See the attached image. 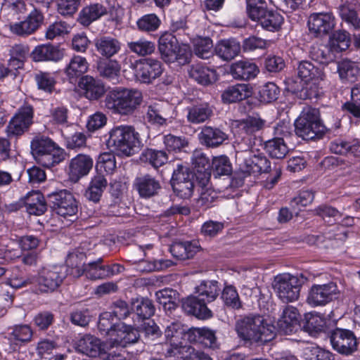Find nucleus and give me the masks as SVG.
I'll list each match as a JSON object with an SVG mask.
<instances>
[{"mask_svg":"<svg viewBox=\"0 0 360 360\" xmlns=\"http://www.w3.org/2000/svg\"><path fill=\"white\" fill-rule=\"evenodd\" d=\"M85 259L86 255L84 252H70L65 259V265H64L67 269V276L79 278L84 275L86 269Z\"/></svg>","mask_w":360,"mask_h":360,"instance_id":"44","label":"nucleus"},{"mask_svg":"<svg viewBox=\"0 0 360 360\" xmlns=\"http://www.w3.org/2000/svg\"><path fill=\"white\" fill-rule=\"evenodd\" d=\"M162 62L156 58L146 57L135 62L136 77L141 83L150 84L164 72Z\"/></svg>","mask_w":360,"mask_h":360,"instance_id":"12","label":"nucleus"},{"mask_svg":"<svg viewBox=\"0 0 360 360\" xmlns=\"http://www.w3.org/2000/svg\"><path fill=\"white\" fill-rule=\"evenodd\" d=\"M297 75L302 83H309L310 81H323L326 75L323 68L315 65L309 60H301L297 67Z\"/></svg>","mask_w":360,"mask_h":360,"instance_id":"34","label":"nucleus"},{"mask_svg":"<svg viewBox=\"0 0 360 360\" xmlns=\"http://www.w3.org/2000/svg\"><path fill=\"white\" fill-rule=\"evenodd\" d=\"M213 115V108L207 102L194 104L187 108L186 118L192 124H200L210 120Z\"/></svg>","mask_w":360,"mask_h":360,"instance_id":"40","label":"nucleus"},{"mask_svg":"<svg viewBox=\"0 0 360 360\" xmlns=\"http://www.w3.org/2000/svg\"><path fill=\"white\" fill-rule=\"evenodd\" d=\"M335 25V17L332 13H311L307 21L309 31L315 37H321L329 34Z\"/></svg>","mask_w":360,"mask_h":360,"instance_id":"20","label":"nucleus"},{"mask_svg":"<svg viewBox=\"0 0 360 360\" xmlns=\"http://www.w3.org/2000/svg\"><path fill=\"white\" fill-rule=\"evenodd\" d=\"M120 322L117 321L112 314L110 311H105L100 314L98 321V330L101 335L108 336V341L116 333L118 325Z\"/></svg>","mask_w":360,"mask_h":360,"instance_id":"51","label":"nucleus"},{"mask_svg":"<svg viewBox=\"0 0 360 360\" xmlns=\"http://www.w3.org/2000/svg\"><path fill=\"white\" fill-rule=\"evenodd\" d=\"M198 139L201 145L214 148L227 141L229 135L219 127L205 125L198 134Z\"/></svg>","mask_w":360,"mask_h":360,"instance_id":"29","label":"nucleus"},{"mask_svg":"<svg viewBox=\"0 0 360 360\" xmlns=\"http://www.w3.org/2000/svg\"><path fill=\"white\" fill-rule=\"evenodd\" d=\"M97 70L101 77L107 79H117L120 74V65L115 60L101 58L97 62Z\"/></svg>","mask_w":360,"mask_h":360,"instance_id":"55","label":"nucleus"},{"mask_svg":"<svg viewBox=\"0 0 360 360\" xmlns=\"http://www.w3.org/2000/svg\"><path fill=\"white\" fill-rule=\"evenodd\" d=\"M216 330L209 327H191L188 334V343L204 348L217 349L219 344Z\"/></svg>","mask_w":360,"mask_h":360,"instance_id":"21","label":"nucleus"},{"mask_svg":"<svg viewBox=\"0 0 360 360\" xmlns=\"http://www.w3.org/2000/svg\"><path fill=\"white\" fill-rule=\"evenodd\" d=\"M220 291V283L217 281L204 280L195 287V292L208 304L217 298Z\"/></svg>","mask_w":360,"mask_h":360,"instance_id":"47","label":"nucleus"},{"mask_svg":"<svg viewBox=\"0 0 360 360\" xmlns=\"http://www.w3.org/2000/svg\"><path fill=\"white\" fill-rule=\"evenodd\" d=\"M7 335L8 347L5 350L8 353L20 350L21 347L32 341L34 335L33 330L29 324H15L9 328Z\"/></svg>","mask_w":360,"mask_h":360,"instance_id":"17","label":"nucleus"},{"mask_svg":"<svg viewBox=\"0 0 360 360\" xmlns=\"http://www.w3.org/2000/svg\"><path fill=\"white\" fill-rule=\"evenodd\" d=\"M168 155L163 150L152 148H144L139 155L141 163L147 164L154 169H158L168 162Z\"/></svg>","mask_w":360,"mask_h":360,"instance_id":"45","label":"nucleus"},{"mask_svg":"<svg viewBox=\"0 0 360 360\" xmlns=\"http://www.w3.org/2000/svg\"><path fill=\"white\" fill-rule=\"evenodd\" d=\"M107 186L108 181L103 175L95 174L85 191V198L94 203L98 202Z\"/></svg>","mask_w":360,"mask_h":360,"instance_id":"46","label":"nucleus"},{"mask_svg":"<svg viewBox=\"0 0 360 360\" xmlns=\"http://www.w3.org/2000/svg\"><path fill=\"white\" fill-rule=\"evenodd\" d=\"M281 93L280 88L274 82H267L260 87L259 98L260 102L271 103L276 101Z\"/></svg>","mask_w":360,"mask_h":360,"instance_id":"64","label":"nucleus"},{"mask_svg":"<svg viewBox=\"0 0 360 360\" xmlns=\"http://www.w3.org/2000/svg\"><path fill=\"white\" fill-rule=\"evenodd\" d=\"M134 186L140 197L145 199L156 195L161 189L160 181L149 174L137 176Z\"/></svg>","mask_w":360,"mask_h":360,"instance_id":"31","label":"nucleus"},{"mask_svg":"<svg viewBox=\"0 0 360 360\" xmlns=\"http://www.w3.org/2000/svg\"><path fill=\"white\" fill-rule=\"evenodd\" d=\"M162 142L169 153H180L188 146V142L185 136H177L172 134L163 136Z\"/></svg>","mask_w":360,"mask_h":360,"instance_id":"60","label":"nucleus"},{"mask_svg":"<svg viewBox=\"0 0 360 360\" xmlns=\"http://www.w3.org/2000/svg\"><path fill=\"white\" fill-rule=\"evenodd\" d=\"M294 126L297 136L305 141H316L338 129L341 127V120L330 114L326 123H323L319 110L307 106L303 108L295 120Z\"/></svg>","mask_w":360,"mask_h":360,"instance_id":"1","label":"nucleus"},{"mask_svg":"<svg viewBox=\"0 0 360 360\" xmlns=\"http://www.w3.org/2000/svg\"><path fill=\"white\" fill-rule=\"evenodd\" d=\"M34 81L38 89L46 94H52L55 90L56 79L51 72L39 71L35 74Z\"/></svg>","mask_w":360,"mask_h":360,"instance_id":"59","label":"nucleus"},{"mask_svg":"<svg viewBox=\"0 0 360 360\" xmlns=\"http://www.w3.org/2000/svg\"><path fill=\"white\" fill-rule=\"evenodd\" d=\"M237 333L245 344L250 345H264L276 335L275 326L258 314L244 317L237 324Z\"/></svg>","mask_w":360,"mask_h":360,"instance_id":"2","label":"nucleus"},{"mask_svg":"<svg viewBox=\"0 0 360 360\" xmlns=\"http://www.w3.org/2000/svg\"><path fill=\"white\" fill-rule=\"evenodd\" d=\"M327 320L317 313H306L302 319L301 330L308 333L311 336H317L324 333L327 336L328 331L331 330Z\"/></svg>","mask_w":360,"mask_h":360,"instance_id":"26","label":"nucleus"},{"mask_svg":"<svg viewBox=\"0 0 360 360\" xmlns=\"http://www.w3.org/2000/svg\"><path fill=\"white\" fill-rule=\"evenodd\" d=\"M190 76L198 84L207 86L217 80V72L202 64L192 65Z\"/></svg>","mask_w":360,"mask_h":360,"instance_id":"49","label":"nucleus"},{"mask_svg":"<svg viewBox=\"0 0 360 360\" xmlns=\"http://www.w3.org/2000/svg\"><path fill=\"white\" fill-rule=\"evenodd\" d=\"M337 72L342 83L352 84L357 81L360 74V68L356 62L343 59L338 63Z\"/></svg>","mask_w":360,"mask_h":360,"instance_id":"41","label":"nucleus"},{"mask_svg":"<svg viewBox=\"0 0 360 360\" xmlns=\"http://www.w3.org/2000/svg\"><path fill=\"white\" fill-rule=\"evenodd\" d=\"M311 58L322 64H328L337 58L336 56L327 44H316L311 46L309 51Z\"/></svg>","mask_w":360,"mask_h":360,"instance_id":"54","label":"nucleus"},{"mask_svg":"<svg viewBox=\"0 0 360 360\" xmlns=\"http://www.w3.org/2000/svg\"><path fill=\"white\" fill-rule=\"evenodd\" d=\"M89 64L84 57L74 56L65 68V74L70 83H75L78 78L83 77L87 71Z\"/></svg>","mask_w":360,"mask_h":360,"instance_id":"48","label":"nucleus"},{"mask_svg":"<svg viewBox=\"0 0 360 360\" xmlns=\"http://www.w3.org/2000/svg\"><path fill=\"white\" fill-rule=\"evenodd\" d=\"M212 174L215 178L229 176L232 172L231 163L226 155L214 158L212 161Z\"/></svg>","mask_w":360,"mask_h":360,"instance_id":"61","label":"nucleus"},{"mask_svg":"<svg viewBox=\"0 0 360 360\" xmlns=\"http://www.w3.org/2000/svg\"><path fill=\"white\" fill-rule=\"evenodd\" d=\"M96 174H112L116 168V160L113 154L109 153H103L101 154L97 159L96 163Z\"/></svg>","mask_w":360,"mask_h":360,"instance_id":"57","label":"nucleus"},{"mask_svg":"<svg viewBox=\"0 0 360 360\" xmlns=\"http://www.w3.org/2000/svg\"><path fill=\"white\" fill-rule=\"evenodd\" d=\"M302 316L298 309L287 306L277 321V328L280 333L290 335L301 330Z\"/></svg>","mask_w":360,"mask_h":360,"instance_id":"24","label":"nucleus"},{"mask_svg":"<svg viewBox=\"0 0 360 360\" xmlns=\"http://www.w3.org/2000/svg\"><path fill=\"white\" fill-rule=\"evenodd\" d=\"M241 46L236 39L219 41L214 47L215 54L224 61H229L239 55Z\"/></svg>","mask_w":360,"mask_h":360,"instance_id":"39","label":"nucleus"},{"mask_svg":"<svg viewBox=\"0 0 360 360\" xmlns=\"http://www.w3.org/2000/svg\"><path fill=\"white\" fill-rule=\"evenodd\" d=\"M23 204L29 214L36 216L44 214L49 206L47 198L39 191L29 192L24 198Z\"/></svg>","mask_w":360,"mask_h":360,"instance_id":"35","label":"nucleus"},{"mask_svg":"<svg viewBox=\"0 0 360 360\" xmlns=\"http://www.w3.org/2000/svg\"><path fill=\"white\" fill-rule=\"evenodd\" d=\"M47 203L53 212L64 218L74 217L78 212L77 201L66 189L47 194Z\"/></svg>","mask_w":360,"mask_h":360,"instance_id":"9","label":"nucleus"},{"mask_svg":"<svg viewBox=\"0 0 360 360\" xmlns=\"http://www.w3.org/2000/svg\"><path fill=\"white\" fill-rule=\"evenodd\" d=\"M34 109L32 104L25 102L18 109L7 126L8 136H19L27 131L34 123Z\"/></svg>","mask_w":360,"mask_h":360,"instance_id":"11","label":"nucleus"},{"mask_svg":"<svg viewBox=\"0 0 360 360\" xmlns=\"http://www.w3.org/2000/svg\"><path fill=\"white\" fill-rule=\"evenodd\" d=\"M107 148L118 155L131 156L137 153L142 146L139 134L129 125L114 127L105 136Z\"/></svg>","mask_w":360,"mask_h":360,"instance_id":"3","label":"nucleus"},{"mask_svg":"<svg viewBox=\"0 0 360 360\" xmlns=\"http://www.w3.org/2000/svg\"><path fill=\"white\" fill-rule=\"evenodd\" d=\"M264 149L272 158L276 159L283 158L288 151L283 137L279 136L266 141Z\"/></svg>","mask_w":360,"mask_h":360,"instance_id":"56","label":"nucleus"},{"mask_svg":"<svg viewBox=\"0 0 360 360\" xmlns=\"http://www.w3.org/2000/svg\"><path fill=\"white\" fill-rule=\"evenodd\" d=\"M141 93L135 89L115 87L105 97V107L112 114L131 115L142 102Z\"/></svg>","mask_w":360,"mask_h":360,"instance_id":"6","label":"nucleus"},{"mask_svg":"<svg viewBox=\"0 0 360 360\" xmlns=\"http://www.w3.org/2000/svg\"><path fill=\"white\" fill-rule=\"evenodd\" d=\"M34 276L27 274L19 267L16 266L13 269L10 277L6 282L7 285H9L13 289H20L27 287L34 282Z\"/></svg>","mask_w":360,"mask_h":360,"instance_id":"52","label":"nucleus"},{"mask_svg":"<svg viewBox=\"0 0 360 360\" xmlns=\"http://www.w3.org/2000/svg\"><path fill=\"white\" fill-rule=\"evenodd\" d=\"M112 338H110V345L112 347H127L140 340V331L131 325L120 323Z\"/></svg>","mask_w":360,"mask_h":360,"instance_id":"25","label":"nucleus"},{"mask_svg":"<svg viewBox=\"0 0 360 360\" xmlns=\"http://www.w3.org/2000/svg\"><path fill=\"white\" fill-rule=\"evenodd\" d=\"M63 49L49 43L37 45L30 53L31 58L35 62H58L63 58Z\"/></svg>","mask_w":360,"mask_h":360,"instance_id":"33","label":"nucleus"},{"mask_svg":"<svg viewBox=\"0 0 360 360\" xmlns=\"http://www.w3.org/2000/svg\"><path fill=\"white\" fill-rule=\"evenodd\" d=\"M252 88L249 84H236L229 86L221 94L224 103H233L247 99L252 96Z\"/></svg>","mask_w":360,"mask_h":360,"instance_id":"37","label":"nucleus"},{"mask_svg":"<svg viewBox=\"0 0 360 360\" xmlns=\"http://www.w3.org/2000/svg\"><path fill=\"white\" fill-rule=\"evenodd\" d=\"M107 13V8L103 5L98 3L91 4L80 11L77 20L83 26L87 27Z\"/></svg>","mask_w":360,"mask_h":360,"instance_id":"43","label":"nucleus"},{"mask_svg":"<svg viewBox=\"0 0 360 360\" xmlns=\"http://www.w3.org/2000/svg\"><path fill=\"white\" fill-rule=\"evenodd\" d=\"M131 311L134 322H143L149 320L155 314V307L153 300L140 297L131 300Z\"/></svg>","mask_w":360,"mask_h":360,"instance_id":"32","label":"nucleus"},{"mask_svg":"<svg viewBox=\"0 0 360 360\" xmlns=\"http://www.w3.org/2000/svg\"><path fill=\"white\" fill-rule=\"evenodd\" d=\"M30 149L35 161L46 168L60 164L66 157L65 150L44 134H39L32 138Z\"/></svg>","mask_w":360,"mask_h":360,"instance_id":"4","label":"nucleus"},{"mask_svg":"<svg viewBox=\"0 0 360 360\" xmlns=\"http://www.w3.org/2000/svg\"><path fill=\"white\" fill-rule=\"evenodd\" d=\"M221 299L224 305L228 309L238 310L243 307L238 290L233 285H224L221 290Z\"/></svg>","mask_w":360,"mask_h":360,"instance_id":"53","label":"nucleus"},{"mask_svg":"<svg viewBox=\"0 0 360 360\" xmlns=\"http://www.w3.org/2000/svg\"><path fill=\"white\" fill-rule=\"evenodd\" d=\"M240 168L248 175L257 176L271 171V162L262 153L254 154L244 159Z\"/></svg>","mask_w":360,"mask_h":360,"instance_id":"28","label":"nucleus"},{"mask_svg":"<svg viewBox=\"0 0 360 360\" xmlns=\"http://www.w3.org/2000/svg\"><path fill=\"white\" fill-rule=\"evenodd\" d=\"M246 9L248 17L266 31L278 32L284 23L283 16L269 8L265 0H248Z\"/></svg>","mask_w":360,"mask_h":360,"instance_id":"7","label":"nucleus"},{"mask_svg":"<svg viewBox=\"0 0 360 360\" xmlns=\"http://www.w3.org/2000/svg\"><path fill=\"white\" fill-rule=\"evenodd\" d=\"M75 348L79 353L89 357H99L103 360H115V356L107 354L105 344L98 338L86 334L75 342Z\"/></svg>","mask_w":360,"mask_h":360,"instance_id":"14","label":"nucleus"},{"mask_svg":"<svg viewBox=\"0 0 360 360\" xmlns=\"http://www.w3.org/2000/svg\"><path fill=\"white\" fill-rule=\"evenodd\" d=\"M276 287L278 297L283 302L288 303L299 298L302 283L297 277L288 276L281 278Z\"/></svg>","mask_w":360,"mask_h":360,"instance_id":"22","label":"nucleus"},{"mask_svg":"<svg viewBox=\"0 0 360 360\" xmlns=\"http://www.w3.org/2000/svg\"><path fill=\"white\" fill-rule=\"evenodd\" d=\"M195 177L189 172V169L178 165L174 170L170 181L174 194L182 199H189L194 191Z\"/></svg>","mask_w":360,"mask_h":360,"instance_id":"10","label":"nucleus"},{"mask_svg":"<svg viewBox=\"0 0 360 360\" xmlns=\"http://www.w3.org/2000/svg\"><path fill=\"white\" fill-rule=\"evenodd\" d=\"M190 328L180 321H173L167 326L165 335L172 348L176 350V354L183 353L182 347H188V334Z\"/></svg>","mask_w":360,"mask_h":360,"instance_id":"18","label":"nucleus"},{"mask_svg":"<svg viewBox=\"0 0 360 360\" xmlns=\"http://www.w3.org/2000/svg\"><path fill=\"white\" fill-rule=\"evenodd\" d=\"M161 20L155 13L145 14L136 21L137 28L141 32L156 31L160 26Z\"/></svg>","mask_w":360,"mask_h":360,"instance_id":"62","label":"nucleus"},{"mask_svg":"<svg viewBox=\"0 0 360 360\" xmlns=\"http://www.w3.org/2000/svg\"><path fill=\"white\" fill-rule=\"evenodd\" d=\"M193 46L194 53L202 59H208L215 53L213 41L208 37L198 38L195 41Z\"/></svg>","mask_w":360,"mask_h":360,"instance_id":"58","label":"nucleus"},{"mask_svg":"<svg viewBox=\"0 0 360 360\" xmlns=\"http://www.w3.org/2000/svg\"><path fill=\"white\" fill-rule=\"evenodd\" d=\"M207 303L199 296L188 297L182 303L184 310L198 319L205 320L213 316L212 311L207 307Z\"/></svg>","mask_w":360,"mask_h":360,"instance_id":"30","label":"nucleus"},{"mask_svg":"<svg viewBox=\"0 0 360 360\" xmlns=\"http://www.w3.org/2000/svg\"><path fill=\"white\" fill-rule=\"evenodd\" d=\"M97 52L106 59L117 54L121 49V43L110 36H101L94 40Z\"/></svg>","mask_w":360,"mask_h":360,"instance_id":"42","label":"nucleus"},{"mask_svg":"<svg viewBox=\"0 0 360 360\" xmlns=\"http://www.w3.org/2000/svg\"><path fill=\"white\" fill-rule=\"evenodd\" d=\"M340 291L337 284L328 282L324 284H313L307 298L312 307L325 306L338 299Z\"/></svg>","mask_w":360,"mask_h":360,"instance_id":"15","label":"nucleus"},{"mask_svg":"<svg viewBox=\"0 0 360 360\" xmlns=\"http://www.w3.org/2000/svg\"><path fill=\"white\" fill-rule=\"evenodd\" d=\"M172 32H163L158 39V51L162 59L167 63H176L185 65L191 63L193 52L189 44L183 42Z\"/></svg>","mask_w":360,"mask_h":360,"instance_id":"5","label":"nucleus"},{"mask_svg":"<svg viewBox=\"0 0 360 360\" xmlns=\"http://www.w3.org/2000/svg\"><path fill=\"white\" fill-rule=\"evenodd\" d=\"M94 165L93 158L84 153H79L70 160L66 172L69 179L74 183L78 182L82 178L87 176Z\"/></svg>","mask_w":360,"mask_h":360,"instance_id":"19","label":"nucleus"},{"mask_svg":"<svg viewBox=\"0 0 360 360\" xmlns=\"http://www.w3.org/2000/svg\"><path fill=\"white\" fill-rule=\"evenodd\" d=\"M67 277V269L63 265H52L42 268L39 273L37 282L40 291L47 292L54 291Z\"/></svg>","mask_w":360,"mask_h":360,"instance_id":"13","label":"nucleus"},{"mask_svg":"<svg viewBox=\"0 0 360 360\" xmlns=\"http://www.w3.org/2000/svg\"><path fill=\"white\" fill-rule=\"evenodd\" d=\"M328 44L338 58V54L346 51L350 46V34L345 30L335 31L330 36Z\"/></svg>","mask_w":360,"mask_h":360,"instance_id":"50","label":"nucleus"},{"mask_svg":"<svg viewBox=\"0 0 360 360\" xmlns=\"http://www.w3.org/2000/svg\"><path fill=\"white\" fill-rule=\"evenodd\" d=\"M192 175L202 185H206L212 175V165L210 158L202 151L195 150L192 155Z\"/></svg>","mask_w":360,"mask_h":360,"instance_id":"23","label":"nucleus"},{"mask_svg":"<svg viewBox=\"0 0 360 360\" xmlns=\"http://www.w3.org/2000/svg\"><path fill=\"white\" fill-rule=\"evenodd\" d=\"M44 20L43 12L37 8H34L24 20L11 25V31L19 37H28L41 27Z\"/></svg>","mask_w":360,"mask_h":360,"instance_id":"16","label":"nucleus"},{"mask_svg":"<svg viewBox=\"0 0 360 360\" xmlns=\"http://www.w3.org/2000/svg\"><path fill=\"white\" fill-rule=\"evenodd\" d=\"M230 72L234 79L248 81L257 77L259 69L255 63L249 60H239L231 65Z\"/></svg>","mask_w":360,"mask_h":360,"instance_id":"36","label":"nucleus"},{"mask_svg":"<svg viewBox=\"0 0 360 360\" xmlns=\"http://www.w3.org/2000/svg\"><path fill=\"white\" fill-rule=\"evenodd\" d=\"M327 337L333 349L342 356H352L358 350L359 341L352 330L335 326Z\"/></svg>","mask_w":360,"mask_h":360,"instance_id":"8","label":"nucleus"},{"mask_svg":"<svg viewBox=\"0 0 360 360\" xmlns=\"http://www.w3.org/2000/svg\"><path fill=\"white\" fill-rule=\"evenodd\" d=\"M195 240L174 241L169 246L172 255L179 260L193 258L199 251L200 246Z\"/></svg>","mask_w":360,"mask_h":360,"instance_id":"38","label":"nucleus"},{"mask_svg":"<svg viewBox=\"0 0 360 360\" xmlns=\"http://www.w3.org/2000/svg\"><path fill=\"white\" fill-rule=\"evenodd\" d=\"M82 95L89 101H97L105 93L103 83L90 75H84L78 82Z\"/></svg>","mask_w":360,"mask_h":360,"instance_id":"27","label":"nucleus"},{"mask_svg":"<svg viewBox=\"0 0 360 360\" xmlns=\"http://www.w3.org/2000/svg\"><path fill=\"white\" fill-rule=\"evenodd\" d=\"M241 50L244 53L254 52L257 50H265L269 46V41L256 35H250L243 40Z\"/></svg>","mask_w":360,"mask_h":360,"instance_id":"63","label":"nucleus"}]
</instances>
